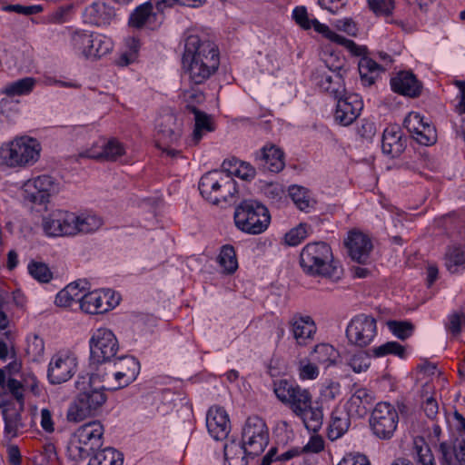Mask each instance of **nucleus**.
I'll return each mask as SVG.
<instances>
[{
    "instance_id": "obj_30",
    "label": "nucleus",
    "mask_w": 465,
    "mask_h": 465,
    "mask_svg": "<svg viewBox=\"0 0 465 465\" xmlns=\"http://www.w3.org/2000/svg\"><path fill=\"white\" fill-rule=\"evenodd\" d=\"M292 18L303 30H310L313 28L315 32L323 35L327 37L331 33L330 27L321 23L317 18H310L306 6L297 5L292 9Z\"/></svg>"
},
{
    "instance_id": "obj_35",
    "label": "nucleus",
    "mask_w": 465,
    "mask_h": 465,
    "mask_svg": "<svg viewBox=\"0 0 465 465\" xmlns=\"http://www.w3.org/2000/svg\"><path fill=\"white\" fill-rule=\"evenodd\" d=\"M141 41L139 37L128 36L124 39L123 48L119 54L116 63L120 66H127L134 63L139 55Z\"/></svg>"
},
{
    "instance_id": "obj_20",
    "label": "nucleus",
    "mask_w": 465,
    "mask_h": 465,
    "mask_svg": "<svg viewBox=\"0 0 465 465\" xmlns=\"http://www.w3.org/2000/svg\"><path fill=\"white\" fill-rule=\"evenodd\" d=\"M344 245L351 259L362 264L369 259L373 247L371 238L358 230H351L348 232Z\"/></svg>"
},
{
    "instance_id": "obj_43",
    "label": "nucleus",
    "mask_w": 465,
    "mask_h": 465,
    "mask_svg": "<svg viewBox=\"0 0 465 465\" xmlns=\"http://www.w3.org/2000/svg\"><path fill=\"white\" fill-rule=\"evenodd\" d=\"M35 85L33 77H25L7 84L2 91L8 96L25 95L32 92Z\"/></svg>"
},
{
    "instance_id": "obj_37",
    "label": "nucleus",
    "mask_w": 465,
    "mask_h": 465,
    "mask_svg": "<svg viewBox=\"0 0 465 465\" xmlns=\"http://www.w3.org/2000/svg\"><path fill=\"white\" fill-rule=\"evenodd\" d=\"M89 462L94 465H123L124 455L114 448L99 449L89 457Z\"/></svg>"
},
{
    "instance_id": "obj_54",
    "label": "nucleus",
    "mask_w": 465,
    "mask_h": 465,
    "mask_svg": "<svg viewBox=\"0 0 465 465\" xmlns=\"http://www.w3.org/2000/svg\"><path fill=\"white\" fill-rule=\"evenodd\" d=\"M348 365L354 372L361 373L370 367L371 359L367 352L361 351L351 355L348 361Z\"/></svg>"
},
{
    "instance_id": "obj_27",
    "label": "nucleus",
    "mask_w": 465,
    "mask_h": 465,
    "mask_svg": "<svg viewBox=\"0 0 465 465\" xmlns=\"http://www.w3.org/2000/svg\"><path fill=\"white\" fill-rule=\"evenodd\" d=\"M114 15V7L104 2H94L84 9L83 17L86 24L104 26L111 24Z\"/></svg>"
},
{
    "instance_id": "obj_4",
    "label": "nucleus",
    "mask_w": 465,
    "mask_h": 465,
    "mask_svg": "<svg viewBox=\"0 0 465 465\" xmlns=\"http://www.w3.org/2000/svg\"><path fill=\"white\" fill-rule=\"evenodd\" d=\"M300 265L306 275L338 282L343 275L341 262L326 242H308L301 251Z\"/></svg>"
},
{
    "instance_id": "obj_1",
    "label": "nucleus",
    "mask_w": 465,
    "mask_h": 465,
    "mask_svg": "<svg viewBox=\"0 0 465 465\" xmlns=\"http://www.w3.org/2000/svg\"><path fill=\"white\" fill-rule=\"evenodd\" d=\"M184 74L193 84H202L216 73L220 65L218 46L211 41H202L198 35L186 37L182 57Z\"/></svg>"
},
{
    "instance_id": "obj_9",
    "label": "nucleus",
    "mask_w": 465,
    "mask_h": 465,
    "mask_svg": "<svg viewBox=\"0 0 465 465\" xmlns=\"http://www.w3.org/2000/svg\"><path fill=\"white\" fill-rule=\"evenodd\" d=\"M91 371L102 372L99 367L114 362L117 358L119 343L114 333L106 328H99L94 331L89 340Z\"/></svg>"
},
{
    "instance_id": "obj_14",
    "label": "nucleus",
    "mask_w": 465,
    "mask_h": 465,
    "mask_svg": "<svg viewBox=\"0 0 465 465\" xmlns=\"http://www.w3.org/2000/svg\"><path fill=\"white\" fill-rule=\"evenodd\" d=\"M0 413L4 420V432L6 438H15L27 430L28 416L25 414V405L13 403L6 391H0Z\"/></svg>"
},
{
    "instance_id": "obj_52",
    "label": "nucleus",
    "mask_w": 465,
    "mask_h": 465,
    "mask_svg": "<svg viewBox=\"0 0 465 465\" xmlns=\"http://www.w3.org/2000/svg\"><path fill=\"white\" fill-rule=\"evenodd\" d=\"M341 408V410H345L349 416L352 419L363 418L368 413V411L371 407L365 405V403H361L360 400H357V397L351 396L344 406Z\"/></svg>"
},
{
    "instance_id": "obj_3",
    "label": "nucleus",
    "mask_w": 465,
    "mask_h": 465,
    "mask_svg": "<svg viewBox=\"0 0 465 465\" xmlns=\"http://www.w3.org/2000/svg\"><path fill=\"white\" fill-rule=\"evenodd\" d=\"M105 372L90 371L80 373L75 381V388L79 391L75 400L70 405L67 419L70 421H80L100 409L107 400L104 386L96 387V382L104 380Z\"/></svg>"
},
{
    "instance_id": "obj_34",
    "label": "nucleus",
    "mask_w": 465,
    "mask_h": 465,
    "mask_svg": "<svg viewBox=\"0 0 465 465\" xmlns=\"http://www.w3.org/2000/svg\"><path fill=\"white\" fill-rule=\"evenodd\" d=\"M225 465H248L251 456L245 448L237 440H232L225 443L223 448Z\"/></svg>"
},
{
    "instance_id": "obj_6",
    "label": "nucleus",
    "mask_w": 465,
    "mask_h": 465,
    "mask_svg": "<svg viewBox=\"0 0 465 465\" xmlns=\"http://www.w3.org/2000/svg\"><path fill=\"white\" fill-rule=\"evenodd\" d=\"M198 189L201 195L213 204L231 203L238 193L237 183L231 173L220 170L204 173L199 181Z\"/></svg>"
},
{
    "instance_id": "obj_62",
    "label": "nucleus",
    "mask_w": 465,
    "mask_h": 465,
    "mask_svg": "<svg viewBox=\"0 0 465 465\" xmlns=\"http://www.w3.org/2000/svg\"><path fill=\"white\" fill-rule=\"evenodd\" d=\"M3 11L15 12L24 15H36L43 11L41 5H6L2 7Z\"/></svg>"
},
{
    "instance_id": "obj_40",
    "label": "nucleus",
    "mask_w": 465,
    "mask_h": 465,
    "mask_svg": "<svg viewBox=\"0 0 465 465\" xmlns=\"http://www.w3.org/2000/svg\"><path fill=\"white\" fill-rule=\"evenodd\" d=\"M327 37L332 42L343 46L351 55L360 57L368 56V49L365 45H357L353 40L349 39L331 30Z\"/></svg>"
},
{
    "instance_id": "obj_59",
    "label": "nucleus",
    "mask_w": 465,
    "mask_h": 465,
    "mask_svg": "<svg viewBox=\"0 0 465 465\" xmlns=\"http://www.w3.org/2000/svg\"><path fill=\"white\" fill-rule=\"evenodd\" d=\"M357 134L366 142H371L376 134V124L374 122L363 118L357 125Z\"/></svg>"
},
{
    "instance_id": "obj_13",
    "label": "nucleus",
    "mask_w": 465,
    "mask_h": 465,
    "mask_svg": "<svg viewBox=\"0 0 465 465\" xmlns=\"http://www.w3.org/2000/svg\"><path fill=\"white\" fill-rule=\"evenodd\" d=\"M399 420L396 407L388 401H380L371 413L370 429L379 440H390L397 430Z\"/></svg>"
},
{
    "instance_id": "obj_46",
    "label": "nucleus",
    "mask_w": 465,
    "mask_h": 465,
    "mask_svg": "<svg viewBox=\"0 0 465 465\" xmlns=\"http://www.w3.org/2000/svg\"><path fill=\"white\" fill-rule=\"evenodd\" d=\"M27 270L28 273L41 283H47L53 279V272L44 262L33 260L28 263Z\"/></svg>"
},
{
    "instance_id": "obj_48",
    "label": "nucleus",
    "mask_w": 465,
    "mask_h": 465,
    "mask_svg": "<svg viewBox=\"0 0 465 465\" xmlns=\"http://www.w3.org/2000/svg\"><path fill=\"white\" fill-rule=\"evenodd\" d=\"M311 231V226L307 223H301L296 227L291 229L284 235V242L289 246H297L299 245L304 239L307 238L309 232Z\"/></svg>"
},
{
    "instance_id": "obj_38",
    "label": "nucleus",
    "mask_w": 465,
    "mask_h": 465,
    "mask_svg": "<svg viewBox=\"0 0 465 465\" xmlns=\"http://www.w3.org/2000/svg\"><path fill=\"white\" fill-rule=\"evenodd\" d=\"M217 262L225 274H232L238 269L236 251L231 244H224L221 247L217 257Z\"/></svg>"
},
{
    "instance_id": "obj_22",
    "label": "nucleus",
    "mask_w": 465,
    "mask_h": 465,
    "mask_svg": "<svg viewBox=\"0 0 465 465\" xmlns=\"http://www.w3.org/2000/svg\"><path fill=\"white\" fill-rule=\"evenodd\" d=\"M161 24L162 21H158L157 12H153V0H148L138 5L130 14L128 19V25L137 29L146 27L150 30H155Z\"/></svg>"
},
{
    "instance_id": "obj_29",
    "label": "nucleus",
    "mask_w": 465,
    "mask_h": 465,
    "mask_svg": "<svg viewBox=\"0 0 465 465\" xmlns=\"http://www.w3.org/2000/svg\"><path fill=\"white\" fill-rule=\"evenodd\" d=\"M351 418L345 410L341 407L335 408L331 414L330 422L327 428V437L333 441L341 438L351 426Z\"/></svg>"
},
{
    "instance_id": "obj_57",
    "label": "nucleus",
    "mask_w": 465,
    "mask_h": 465,
    "mask_svg": "<svg viewBox=\"0 0 465 465\" xmlns=\"http://www.w3.org/2000/svg\"><path fill=\"white\" fill-rule=\"evenodd\" d=\"M319 368L310 361H301L298 367V375L301 381H312L318 378Z\"/></svg>"
},
{
    "instance_id": "obj_21",
    "label": "nucleus",
    "mask_w": 465,
    "mask_h": 465,
    "mask_svg": "<svg viewBox=\"0 0 465 465\" xmlns=\"http://www.w3.org/2000/svg\"><path fill=\"white\" fill-rule=\"evenodd\" d=\"M124 154H125L124 144L116 138H111L102 145L94 144L91 148L80 153L79 156L94 160L116 161Z\"/></svg>"
},
{
    "instance_id": "obj_41",
    "label": "nucleus",
    "mask_w": 465,
    "mask_h": 465,
    "mask_svg": "<svg viewBox=\"0 0 465 465\" xmlns=\"http://www.w3.org/2000/svg\"><path fill=\"white\" fill-rule=\"evenodd\" d=\"M372 354L375 358H381L387 355L397 356L401 360L408 358L406 348L398 341H387L380 346L372 348Z\"/></svg>"
},
{
    "instance_id": "obj_44",
    "label": "nucleus",
    "mask_w": 465,
    "mask_h": 465,
    "mask_svg": "<svg viewBox=\"0 0 465 465\" xmlns=\"http://www.w3.org/2000/svg\"><path fill=\"white\" fill-rule=\"evenodd\" d=\"M301 386L293 381L281 379L273 381V392L276 398L285 403Z\"/></svg>"
},
{
    "instance_id": "obj_8",
    "label": "nucleus",
    "mask_w": 465,
    "mask_h": 465,
    "mask_svg": "<svg viewBox=\"0 0 465 465\" xmlns=\"http://www.w3.org/2000/svg\"><path fill=\"white\" fill-rule=\"evenodd\" d=\"M42 150L35 138L24 135L0 147V159L9 167H25L35 163Z\"/></svg>"
},
{
    "instance_id": "obj_5",
    "label": "nucleus",
    "mask_w": 465,
    "mask_h": 465,
    "mask_svg": "<svg viewBox=\"0 0 465 465\" xmlns=\"http://www.w3.org/2000/svg\"><path fill=\"white\" fill-rule=\"evenodd\" d=\"M104 428L100 420L81 425L71 436L66 446V455L75 462L89 458L104 444Z\"/></svg>"
},
{
    "instance_id": "obj_17",
    "label": "nucleus",
    "mask_w": 465,
    "mask_h": 465,
    "mask_svg": "<svg viewBox=\"0 0 465 465\" xmlns=\"http://www.w3.org/2000/svg\"><path fill=\"white\" fill-rule=\"evenodd\" d=\"M334 122L341 126H349L360 116L363 109V100L359 94L346 92L335 98Z\"/></svg>"
},
{
    "instance_id": "obj_16",
    "label": "nucleus",
    "mask_w": 465,
    "mask_h": 465,
    "mask_svg": "<svg viewBox=\"0 0 465 465\" xmlns=\"http://www.w3.org/2000/svg\"><path fill=\"white\" fill-rule=\"evenodd\" d=\"M288 339L297 348H305L312 343L317 333V325L312 316L294 313L287 322Z\"/></svg>"
},
{
    "instance_id": "obj_11",
    "label": "nucleus",
    "mask_w": 465,
    "mask_h": 465,
    "mask_svg": "<svg viewBox=\"0 0 465 465\" xmlns=\"http://www.w3.org/2000/svg\"><path fill=\"white\" fill-rule=\"evenodd\" d=\"M269 440L270 431L266 421L257 415L249 416L242 425L239 442L245 448L251 459L264 451Z\"/></svg>"
},
{
    "instance_id": "obj_61",
    "label": "nucleus",
    "mask_w": 465,
    "mask_h": 465,
    "mask_svg": "<svg viewBox=\"0 0 465 465\" xmlns=\"http://www.w3.org/2000/svg\"><path fill=\"white\" fill-rule=\"evenodd\" d=\"M263 192L272 203H281L286 197L282 185L279 183H271L266 184Z\"/></svg>"
},
{
    "instance_id": "obj_53",
    "label": "nucleus",
    "mask_w": 465,
    "mask_h": 465,
    "mask_svg": "<svg viewBox=\"0 0 465 465\" xmlns=\"http://www.w3.org/2000/svg\"><path fill=\"white\" fill-rule=\"evenodd\" d=\"M5 391L10 396V399L13 401V403H21L25 405V397H24V385L21 381L9 378L6 381Z\"/></svg>"
},
{
    "instance_id": "obj_63",
    "label": "nucleus",
    "mask_w": 465,
    "mask_h": 465,
    "mask_svg": "<svg viewBox=\"0 0 465 465\" xmlns=\"http://www.w3.org/2000/svg\"><path fill=\"white\" fill-rule=\"evenodd\" d=\"M40 456L42 458V465H54L57 460L55 445L54 443L45 444Z\"/></svg>"
},
{
    "instance_id": "obj_32",
    "label": "nucleus",
    "mask_w": 465,
    "mask_h": 465,
    "mask_svg": "<svg viewBox=\"0 0 465 465\" xmlns=\"http://www.w3.org/2000/svg\"><path fill=\"white\" fill-rule=\"evenodd\" d=\"M310 355L312 361L325 368L335 366L340 359L339 351L330 343L316 344Z\"/></svg>"
},
{
    "instance_id": "obj_47",
    "label": "nucleus",
    "mask_w": 465,
    "mask_h": 465,
    "mask_svg": "<svg viewBox=\"0 0 465 465\" xmlns=\"http://www.w3.org/2000/svg\"><path fill=\"white\" fill-rule=\"evenodd\" d=\"M390 331L400 340H407L414 331V325L409 321L391 320L387 322Z\"/></svg>"
},
{
    "instance_id": "obj_56",
    "label": "nucleus",
    "mask_w": 465,
    "mask_h": 465,
    "mask_svg": "<svg viewBox=\"0 0 465 465\" xmlns=\"http://www.w3.org/2000/svg\"><path fill=\"white\" fill-rule=\"evenodd\" d=\"M445 330L452 338H457L462 331V315L459 312H452L447 316L444 322Z\"/></svg>"
},
{
    "instance_id": "obj_51",
    "label": "nucleus",
    "mask_w": 465,
    "mask_h": 465,
    "mask_svg": "<svg viewBox=\"0 0 465 465\" xmlns=\"http://www.w3.org/2000/svg\"><path fill=\"white\" fill-rule=\"evenodd\" d=\"M33 183H25L23 188V198L25 201L34 204H45L49 201V193H40Z\"/></svg>"
},
{
    "instance_id": "obj_12",
    "label": "nucleus",
    "mask_w": 465,
    "mask_h": 465,
    "mask_svg": "<svg viewBox=\"0 0 465 465\" xmlns=\"http://www.w3.org/2000/svg\"><path fill=\"white\" fill-rule=\"evenodd\" d=\"M73 48L86 59H98L114 48L113 40L105 35L76 30L71 35Z\"/></svg>"
},
{
    "instance_id": "obj_31",
    "label": "nucleus",
    "mask_w": 465,
    "mask_h": 465,
    "mask_svg": "<svg viewBox=\"0 0 465 465\" xmlns=\"http://www.w3.org/2000/svg\"><path fill=\"white\" fill-rule=\"evenodd\" d=\"M382 70V66L369 56H363L359 60L358 71L364 87L374 84Z\"/></svg>"
},
{
    "instance_id": "obj_24",
    "label": "nucleus",
    "mask_w": 465,
    "mask_h": 465,
    "mask_svg": "<svg viewBox=\"0 0 465 465\" xmlns=\"http://www.w3.org/2000/svg\"><path fill=\"white\" fill-rule=\"evenodd\" d=\"M407 146V138L399 125L387 126L381 137V151L391 158L401 154Z\"/></svg>"
},
{
    "instance_id": "obj_36",
    "label": "nucleus",
    "mask_w": 465,
    "mask_h": 465,
    "mask_svg": "<svg viewBox=\"0 0 465 465\" xmlns=\"http://www.w3.org/2000/svg\"><path fill=\"white\" fill-rule=\"evenodd\" d=\"M288 194L300 211L309 213L313 209L315 202L311 197L310 191L307 188L293 184L289 187Z\"/></svg>"
},
{
    "instance_id": "obj_10",
    "label": "nucleus",
    "mask_w": 465,
    "mask_h": 465,
    "mask_svg": "<svg viewBox=\"0 0 465 465\" xmlns=\"http://www.w3.org/2000/svg\"><path fill=\"white\" fill-rule=\"evenodd\" d=\"M298 417L309 431L318 432L323 422L322 407L312 404V394L300 387L284 403Z\"/></svg>"
},
{
    "instance_id": "obj_64",
    "label": "nucleus",
    "mask_w": 465,
    "mask_h": 465,
    "mask_svg": "<svg viewBox=\"0 0 465 465\" xmlns=\"http://www.w3.org/2000/svg\"><path fill=\"white\" fill-rule=\"evenodd\" d=\"M338 465H371V462L364 454L350 453L343 457Z\"/></svg>"
},
{
    "instance_id": "obj_50",
    "label": "nucleus",
    "mask_w": 465,
    "mask_h": 465,
    "mask_svg": "<svg viewBox=\"0 0 465 465\" xmlns=\"http://www.w3.org/2000/svg\"><path fill=\"white\" fill-rule=\"evenodd\" d=\"M81 232H93L98 230L104 223L103 218L94 213H86L79 215Z\"/></svg>"
},
{
    "instance_id": "obj_42",
    "label": "nucleus",
    "mask_w": 465,
    "mask_h": 465,
    "mask_svg": "<svg viewBox=\"0 0 465 465\" xmlns=\"http://www.w3.org/2000/svg\"><path fill=\"white\" fill-rule=\"evenodd\" d=\"M79 216L60 210V236L75 235L80 231Z\"/></svg>"
},
{
    "instance_id": "obj_25",
    "label": "nucleus",
    "mask_w": 465,
    "mask_h": 465,
    "mask_svg": "<svg viewBox=\"0 0 465 465\" xmlns=\"http://www.w3.org/2000/svg\"><path fill=\"white\" fill-rule=\"evenodd\" d=\"M345 73L346 70L342 66H336L335 69L330 68L328 72L320 74L317 84L322 90L335 99L347 92L344 83Z\"/></svg>"
},
{
    "instance_id": "obj_33",
    "label": "nucleus",
    "mask_w": 465,
    "mask_h": 465,
    "mask_svg": "<svg viewBox=\"0 0 465 465\" xmlns=\"http://www.w3.org/2000/svg\"><path fill=\"white\" fill-rule=\"evenodd\" d=\"M445 266L450 273H460L465 270V245L455 243L448 246Z\"/></svg>"
},
{
    "instance_id": "obj_7",
    "label": "nucleus",
    "mask_w": 465,
    "mask_h": 465,
    "mask_svg": "<svg viewBox=\"0 0 465 465\" xmlns=\"http://www.w3.org/2000/svg\"><path fill=\"white\" fill-rule=\"evenodd\" d=\"M234 224L241 232L257 235L267 230L271 223L268 208L255 200H243L235 208Z\"/></svg>"
},
{
    "instance_id": "obj_28",
    "label": "nucleus",
    "mask_w": 465,
    "mask_h": 465,
    "mask_svg": "<svg viewBox=\"0 0 465 465\" xmlns=\"http://www.w3.org/2000/svg\"><path fill=\"white\" fill-rule=\"evenodd\" d=\"M187 110L194 115V127L191 137V143L198 144L206 133L215 130L211 115L201 111L194 105H187Z\"/></svg>"
},
{
    "instance_id": "obj_39",
    "label": "nucleus",
    "mask_w": 465,
    "mask_h": 465,
    "mask_svg": "<svg viewBox=\"0 0 465 465\" xmlns=\"http://www.w3.org/2000/svg\"><path fill=\"white\" fill-rule=\"evenodd\" d=\"M77 358L69 350L60 351V384L70 380L77 370Z\"/></svg>"
},
{
    "instance_id": "obj_23",
    "label": "nucleus",
    "mask_w": 465,
    "mask_h": 465,
    "mask_svg": "<svg viewBox=\"0 0 465 465\" xmlns=\"http://www.w3.org/2000/svg\"><path fill=\"white\" fill-rule=\"evenodd\" d=\"M114 365L119 370L114 373L118 388H124L134 382L138 377L141 370L140 361L134 357L125 355L117 357Z\"/></svg>"
},
{
    "instance_id": "obj_2",
    "label": "nucleus",
    "mask_w": 465,
    "mask_h": 465,
    "mask_svg": "<svg viewBox=\"0 0 465 465\" xmlns=\"http://www.w3.org/2000/svg\"><path fill=\"white\" fill-rule=\"evenodd\" d=\"M87 282L78 280L60 290V308L87 314H103L114 309L119 303V293L112 289H100L84 293Z\"/></svg>"
},
{
    "instance_id": "obj_18",
    "label": "nucleus",
    "mask_w": 465,
    "mask_h": 465,
    "mask_svg": "<svg viewBox=\"0 0 465 465\" xmlns=\"http://www.w3.org/2000/svg\"><path fill=\"white\" fill-rule=\"evenodd\" d=\"M390 86L393 93L410 98H417L421 94L422 83L411 70H401L390 79Z\"/></svg>"
},
{
    "instance_id": "obj_19",
    "label": "nucleus",
    "mask_w": 465,
    "mask_h": 465,
    "mask_svg": "<svg viewBox=\"0 0 465 465\" xmlns=\"http://www.w3.org/2000/svg\"><path fill=\"white\" fill-rule=\"evenodd\" d=\"M206 428L215 440H225L231 431V420L224 408L213 405L206 413Z\"/></svg>"
},
{
    "instance_id": "obj_49",
    "label": "nucleus",
    "mask_w": 465,
    "mask_h": 465,
    "mask_svg": "<svg viewBox=\"0 0 465 465\" xmlns=\"http://www.w3.org/2000/svg\"><path fill=\"white\" fill-rule=\"evenodd\" d=\"M412 138L421 145L430 146L437 142V130L433 124L427 121Z\"/></svg>"
},
{
    "instance_id": "obj_55",
    "label": "nucleus",
    "mask_w": 465,
    "mask_h": 465,
    "mask_svg": "<svg viewBox=\"0 0 465 465\" xmlns=\"http://www.w3.org/2000/svg\"><path fill=\"white\" fill-rule=\"evenodd\" d=\"M428 119H425L420 113L411 112L403 121V125L407 131L411 134L415 135L418 131L425 124Z\"/></svg>"
},
{
    "instance_id": "obj_45",
    "label": "nucleus",
    "mask_w": 465,
    "mask_h": 465,
    "mask_svg": "<svg viewBox=\"0 0 465 465\" xmlns=\"http://www.w3.org/2000/svg\"><path fill=\"white\" fill-rule=\"evenodd\" d=\"M413 458L417 465H436L431 449L423 440L414 441Z\"/></svg>"
},
{
    "instance_id": "obj_26",
    "label": "nucleus",
    "mask_w": 465,
    "mask_h": 465,
    "mask_svg": "<svg viewBox=\"0 0 465 465\" xmlns=\"http://www.w3.org/2000/svg\"><path fill=\"white\" fill-rule=\"evenodd\" d=\"M255 161L260 167L272 173H279L284 167V153L274 144H266L255 153Z\"/></svg>"
},
{
    "instance_id": "obj_58",
    "label": "nucleus",
    "mask_w": 465,
    "mask_h": 465,
    "mask_svg": "<svg viewBox=\"0 0 465 465\" xmlns=\"http://www.w3.org/2000/svg\"><path fill=\"white\" fill-rule=\"evenodd\" d=\"M368 6L377 15H389L394 9L393 0H367Z\"/></svg>"
},
{
    "instance_id": "obj_15",
    "label": "nucleus",
    "mask_w": 465,
    "mask_h": 465,
    "mask_svg": "<svg viewBox=\"0 0 465 465\" xmlns=\"http://www.w3.org/2000/svg\"><path fill=\"white\" fill-rule=\"evenodd\" d=\"M378 333L377 321L366 313L354 315L347 324L345 334L348 342L360 348L370 345Z\"/></svg>"
},
{
    "instance_id": "obj_60",
    "label": "nucleus",
    "mask_w": 465,
    "mask_h": 465,
    "mask_svg": "<svg viewBox=\"0 0 465 465\" xmlns=\"http://www.w3.org/2000/svg\"><path fill=\"white\" fill-rule=\"evenodd\" d=\"M44 341L35 335L27 341L26 352L33 361H38L44 354Z\"/></svg>"
}]
</instances>
